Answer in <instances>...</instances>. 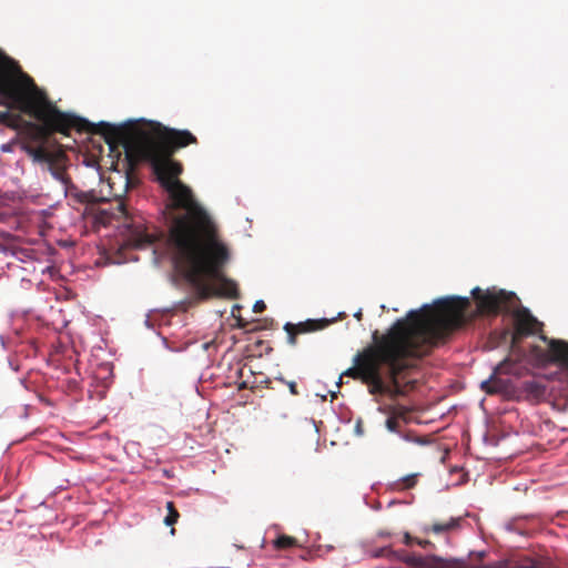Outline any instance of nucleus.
<instances>
[{
    "label": "nucleus",
    "instance_id": "1",
    "mask_svg": "<svg viewBox=\"0 0 568 568\" xmlns=\"http://www.w3.org/2000/svg\"><path fill=\"white\" fill-rule=\"evenodd\" d=\"M191 144H197V139L189 130L156 123L151 131L139 132L130 149L151 165L156 181L170 196L171 207L183 211L171 217L166 239L175 270L199 300L237 298V284L225 275L231 251L212 216L180 180L183 165L173 159L176 151Z\"/></svg>",
    "mask_w": 568,
    "mask_h": 568
},
{
    "label": "nucleus",
    "instance_id": "2",
    "mask_svg": "<svg viewBox=\"0 0 568 568\" xmlns=\"http://www.w3.org/2000/svg\"><path fill=\"white\" fill-rule=\"evenodd\" d=\"M470 307L468 297L448 296L410 311L406 317L396 321V345L399 355L392 363H383L387 369V379L381 373V392L372 395H387L396 398L403 395L399 375L410 366V361L428 355L434 347L444 342L454 331L467 322Z\"/></svg>",
    "mask_w": 568,
    "mask_h": 568
},
{
    "label": "nucleus",
    "instance_id": "3",
    "mask_svg": "<svg viewBox=\"0 0 568 568\" xmlns=\"http://www.w3.org/2000/svg\"><path fill=\"white\" fill-rule=\"evenodd\" d=\"M396 322L384 334L375 331L373 343L358 352L354 365L346 369L339 378L348 376L367 385L368 392H381V368L383 363L392 364L400 354L396 341Z\"/></svg>",
    "mask_w": 568,
    "mask_h": 568
},
{
    "label": "nucleus",
    "instance_id": "4",
    "mask_svg": "<svg viewBox=\"0 0 568 568\" xmlns=\"http://www.w3.org/2000/svg\"><path fill=\"white\" fill-rule=\"evenodd\" d=\"M405 562L413 568H449L446 560L437 556H420L408 554L406 551H398L396 559ZM481 568H557L556 564L549 557H525L514 565H506L505 562H497L495 565L484 566Z\"/></svg>",
    "mask_w": 568,
    "mask_h": 568
},
{
    "label": "nucleus",
    "instance_id": "5",
    "mask_svg": "<svg viewBox=\"0 0 568 568\" xmlns=\"http://www.w3.org/2000/svg\"><path fill=\"white\" fill-rule=\"evenodd\" d=\"M112 217H123L124 226L128 229L125 244L133 248H146L163 237L162 232H150L142 221L130 219L126 205L123 200H116L111 213Z\"/></svg>",
    "mask_w": 568,
    "mask_h": 568
},
{
    "label": "nucleus",
    "instance_id": "6",
    "mask_svg": "<svg viewBox=\"0 0 568 568\" xmlns=\"http://www.w3.org/2000/svg\"><path fill=\"white\" fill-rule=\"evenodd\" d=\"M471 296L476 302L477 308L470 317H475L478 314L497 315L501 312H509L517 300L515 293L496 288L483 291L479 287H475L471 290Z\"/></svg>",
    "mask_w": 568,
    "mask_h": 568
},
{
    "label": "nucleus",
    "instance_id": "7",
    "mask_svg": "<svg viewBox=\"0 0 568 568\" xmlns=\"http://www.w3.org/2000/svg\"><path fill=\"white\" fill-rule=\"evenodd\" d=\"M0 61L1 63L8 62V64L10 65V73L8 75V79L10 84L14 89L19 90L24 94H33L36 92H39L48 99L47 94L37 88L33 80L29 75L23 74V72H21L20 70V67L11 58L6 55L1 50ZM0 105L14 108V110L22 112L19 108H17L13 104V102H11V100L7 99L2 93H0Z\"/></svg>",
    "mask_w": 568,
    "mask_h": 568
},
{
    "label": "nucleus",
    "instance_id": "8",
    "mask_svg": "<svg viewBox=\"0 0 568 568\" xmlns=\"http://www.w3.org/2000/svg\"><path fill=\"white\" fill-rule=\"evenodd\" d=\"M544 342L548 343V348L542 349L538 346L534 347V354L542 363L559 364L568 367V342L564 339H549L547 336H540Z\"/></svg>",
    "mask_w": 568,
    "mask_h": 568
},
{
    "label": "nucleus",
    "instance_id": "9",
    "mask_svg": "<svg viewBox=\"0 0 568 568\" xmlns=\"http://www.w3.org/2000/svg\"><path fill=\"white\" fill-rule=\"evenodd\" d=\"M331 323L332 321L327 318L306 320L297 324L286 323L283 328L287 334V343L291 346H295L297 344V335L324 329Z\"/></svg>",
    "mask_w": 568,
    "mask_h": 568
},
{
    "label": "nucleus",
    "instance_id": "10",
    "mask_svg": "<svg viewBox=\"0 0 568 568\" xmlns=\"http://www.w3.org/2000/svg\"><path fill=\"white\" fill-rule=\"evenodd\" d=\"M511 363L508 359L499 363L490 377L486 381H483L480 384V388L487 394H501L507 392L509 387V379H505L499 377V374H508L510 373Z\"/></svg>",
    "mask_w": 568,
    "mask_h": 568
},
{
    "label": "nucleus",
    "instance_id": "11",
    "mask_svg": "<svg viewBox=\"0 0 568 568\" xmlns=\"http://www.w3.org/2000/svg\"><path fill=\"white\" fill-rule=\"evenodd\" d=\"M514 333L511 336L513 344H516L521 337L535 333L539 322L527 308L518 310L514 313Z\"/></svg>",
    "mask_w": 568,
    "mask_h": 568
},
{
    "label": "nucleus",
    "instance_id": "12",
    "mask_svg": "<svg viewBox=\"0 0 568 568\" xmlns=\"http://www.w3.org/2000/svg\"><path fill=\"white\" fill-rule=\"evenodd\" d=\"M387 415L385 427L393 433L400 434L402 423L407 422L408 409L402 405H387L378 408Z\"/></svg>",
    "mask_w": 568,
    "mask_h": 568
},
{
    "label": "nucleus",
    "instance_id": "13",
    "mask_svg": "<svg viewBox=\"0 0 568 568\" xmlns=\"http://www.w3.org/2000/svg\"><path fill=\"white\" fill-rule=\"evenodd\" d=\"M523 392L526 397L534 400H540L545 397L546 386L537 381H526L523 383Z\"/></svg>",
    "mask_w": 568,
    "mask_h": 568
},
{
    "label": "nucleus",
    "instance_id": "14",
    "mask_svg": "<svg viewBox=\"0 0 568 568\" xmlns=\"http://www.w3.org/2000/svg\"><path fill=\"white\" fill-rule=\"evenodd\" d=\"M459 518H450L445 523H434L430 527L425 528V531H432L434 534L447 532L456 529L459 526Z\"/></svg>",
    "mask_w": 568,
    "mask_h": 568
},
{
    "label": "nucleus",
    "instance_id": "15",
    "mask_svg": "<svg viewBox=\"0 0 568 568\" xmlns=\"http://www.w3.org/2000/svg\"><path fill=\"white\" fill-rule=\"evenodd\" d=\"M7 109H10L9 106H6ZM22 122V118L20 114L11 113L9 110L0 111V123L17 129L20 126Z\"/></svg>",
    "mask_w": 568,
    "mask_h": 568
},
{
    "label": "nucleus",
    "instance_id": "16",
    "mask_svg": "<svg viewBox=\"0 0 568 568\" xmlns=\"http://www.w3.org/2000/svg\"><path fill=\"white\" fill-rule=\"evenodd\" d=\"M297 545H298L297 539L292 536H287V535H280L273 541V546L277 550L291 549V548L296 547Z\"/></svg>",
    "mask_w": 568,
    "mask_h": 568
},
{
    "label": "nucleus",
    "instance_id": "17",
    "mask_svg": "<svg viewBox=\"0 0 568 568\" xmlns=\"http://www.w3.org/2000/svg\"><path fill=\"white\" fill-rule=\"evenodd\" d=\"M166 509H168V515L164 518V524L166 526L173 527V525L178 523V520L180 518V514L176 510L173 501L166 503ZM174 534H175V529L171 528V535H174Z\"/></svg>",
    "mask_w": 568,
    "mask_h": 568
},
{
    "label": "nucleus",
    "instance_id": "18",
    "mask_svg": "<svg viewBox=\"0 0 568 568\" xmlns=\"http://www.w3.org/2000/svg\"><path fill=\"white\" fill-rule=\"evenodd\" d=\"M417 484V474H410L404 476L397 483L394 484L395 488L398 490L410 489L415 487Z\"/></svg>",
    "mask_w": 568,
    "mask_h": 568
},
{
    "label": "nucleus",
    "instance_id": "19",
    "mask_svg": "<svg viewBox=\"0 0 568 568\" xmlns=\"http://www.w3.org/2000/svg\"><path fill=\"white\" fill-rule=\"evenodd\" d=\"M397 554H398V551H395V550L390 549L389 547H383V548L377 549L374 552V557H376V558L386 557L390 560H395Z\"/></svg>",
    "mask_w": 568,
    "mask_h": 568
},
{
    "label": "nucleus",
    "instance_id": "20",
    "mask_svg": "<svg viewBox=\"0 0 568 568\" xmlns=\"http://www.w3.org/2000/svg\"><path fill=\"white\" fill-rule=\"evenodd\" d=\"M71 197L74 199L78 203H91L94 200V196L87 192H75L71 193Z\"/></svg>",
    "mask_w": 568,
    "mask_h": 568
},
{
    "label": "nucleus",
    "instance_id": "21",
    "mask_svg": "<svg viewBox=\"0 0 568 568\" xmlns=\"http://www.w3.org/2000/svg\"><path fill=\"white\" fill-rule=\"evenodd\" d=\"M265 308H266V305L262 300L256 301L253 305V311L255 313H262Z\"/></svg>",
    "mask_w": 568,
    "mask_h": 568
},
{
    "label": "nucleus",
    "instance_id": "22",
    "mask_svg": "<svg viewBox=\"0 0 568 568\" xmlns=\"http://www.w3.org/2000/svg\"><path fill=\"white\" fill-rule=\"evenodd\" d=\"M355 432L359 436L364 435V423L361 418L356 420Z\"/></svg>",
    "mask_w": 568,
    "mask_h": 568
},
{
    "label": "nucleus",
    "instance_id": "23",
    "mask_svg": "<svg viewBox=\"0 0 568 568\" xmlns=\"http://www.w3.org/2000/svg\"><path fill=\"white\" fill-rule=\"evenodd\" d=\"M415 544H417L422 548H427V547L434 546L432 541H429L427 539H419V538H415Z\"/></svg>",
    "mask_w": 568,
    "mask_h": 568
},
{
    "label": "nucleus",
    "instance_id": "24",
    "mask_svg": "<svg viewBox=\"0 0 568 568\" xmlns=\"http://www.w3.org/2000/svg\"><path fill=\"white\" fill-rule=\"evenodd\" d=\"M403 438L407 442H415V443H418V444H424L425 442L415 437L414 435L407 433L405 435H403Z\"/></svg>",
    "mask_w": 568,
    "mask_h": 568
},
{
    "label": "nucleus",
    "instance_id": "25",
    "mask_svg": "<svg viewBox=\"0 0 568 568\" xmlns=\"http://www.w3.org/2000/svg\"><path fill=\"white\" fill-rule=\"evenodd\" d=\"M403 542H404L406 546H412L413 544H415V537L410 536V534H409V532H405V534H404Z\"/></svg>",
    "mask_w": 568,
    "mask_h": 568
},
{
    "label": "nucleus",
    "instance_id": "26",
    "mask_svg": "<svg viewBox=\"0 0 568 568\" xmlns=\"http://www.w3.org/2000/svg\"><path fill=\"white\" fill-rule=\"evenodd\" d=\"M292 395H298L297 385L295 382H285Z\"/></svg>",
    "mask_w": 568,
    "mask_h": 568
},
{
    "label": "nucleus",
    "instance_id": "27",
    "mask_svg": "<svg viewBox=\"0 0 568 568\" xmlns=\"http://www.w3.org/2000/svg\"><path fill=\"white\" fill-rule=\"evenodd\" d=\"M355 317H356L357 320H361V317H362V313H361V312L356 313V314H355Z\"/></svg>",
    "mask_w": 568,
    "mask_h": 568
},
{
    "label": "nucleus",
    "instance_id": "28",
    "mask_svg": "<svg viewBox=\"0 0 568 568\" xmlns=\"http://www.w3.org/2000/svg\"><path fill=\"white\" fill-rule=\"evenodd\" d=\"M381 536L389 537V534H387V532H381Z\"/></svg>",
    "mask_w": 568,
    "mask_h": 568
},
{
    "label": "nucleus",
    "instance_id": "29",
    "mask_svg": "<svg viewBox=\"0 0 568 568\" xmlns=\"http://www.w3.org/2000/svg\"><path fill=\"white\" fill-rule=\"evenodd\" d=\"M381 536L389 537V534H387V532H381Z\"/></svg>",
    "mask_w": 568,
    "mask_h": 568
},
{
    "label": "nucleus",
    "instance_id": "30",
    "mask_svg": "<svg viewBox=\"0 0 568 568\" xmlns=\"http://www.w3.org/2000/svg\"><path fill=\"white\" fill-rule=\"evenodd\" d=\"M381 536L389 537V534H387V532H381Z\"/></svg>",
    "mask_w": 568,
    "mask_h": 568
},
{
    "label": "nucleus",
    "instance_id": "31",
    "mask_svg": "<svg viewBox=\"0 0 568 568\" xmlns=\"http://www.w3.org/2000/svg\"><path fill=\"white\" fill-rule=\"evenodd\" d=\"M129 181H130V179H129V176H126V178H125V184H126V185L129 184Z\"/></svg>",
    "mask_w": 568,
    "mask_h": 568
}]
</instances>
